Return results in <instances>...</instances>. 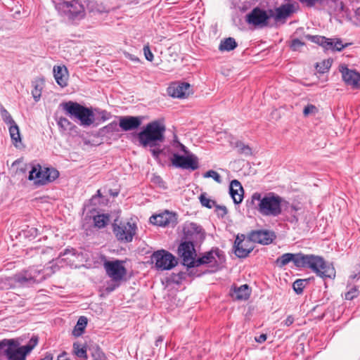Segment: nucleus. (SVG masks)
<instances>
[{"label": "nucleus", "instance_id": "f257e3e1", "mask_svg": "<svg viewBox=\"0 0 360 360\" xmlns=\"http://www.w3.org/2000/svg\"><path fill=\"white\" fill-rule=\"evenodd\" d=\"M292 262L297 267L309 268L318 276L322 278H334L335 269L334 266L320 256L314 255L285 253L278 257L276 264L279 267H283Z\"/></svg>", "mask_w": 360, "mask_h": 360}, {"label": "nucleus", "instance_id": "f03ea898", "mask_svg": "<svg viewBox=\"0 0 360 360\" xmlns=\"http://www.w3.org/2000/svg\"><path fill=\"white\" fill-rule=\"evenodd\" d=\"M283 198L274 193L262 195L255 193L251 197V203L255 205L263 216L277 217L282 212Z\"/></svg>", "mask_w": 360, "mask_h": 360}, {"label": "nucleus", "instance_id": "7ed1b4c3", "mask_svg": "<svg viewBox=\"0 0 360 360\" xmlns=\"http://www.w3.org/2000/svg\"><path fill=\"white\" fill-rule=\"evenodd\" d=\"M165 126L159 121H153L146 124L138 134L139 143L143 147H155L165 141Z\"/></svg>", "mask_w": 360, "mask_h": 360}, {"label": "nucleus", "instance_id": "20e7f679", "mask_svg": "<svg viewBox=\"0 0 360 360\" xmlns=\"http://www.w3.org/2000/svg\"><path fill=\"white\" fill-rule=\"evenodd\" d=\"M1 354L6 360H25L26 356L30 352L28 347H22L18 340L15 339H4L0 341Z\"/></svg>", "mask_w": 360, "mask_h": 360}, {"label": "nucleus", "instance_id": "39448f33", "mask_svg": "<svg viewBox=\"0 0 360 360\" xmlns=\"http://www.w3.org/2000/svg\"><path fill=\"white\" fill-rule=\"evenodd\" d=\"M63 108L70 117L78 119L81 125L89 126L94 122L93 112L77 103L69 101L63 103Z\"/></svg>", "mask_w": 360, "mask_h": 360}, {"label": "nucleus", "instance_id": "423d86ee", "mask_svg": "<svg viewBox=\"0 0 360 360\" xmlns=\"http://www.w3.org/2000/svg\"><path fill=\"white\" fill-rule=\"evenodd\" d=\"M59 176V172L53 167H42L37 165L32 167L29 174L30 180H34L35 184L46 185L55 181Z\"/></svg>", "mask_w": 360, "mask_h": 360}, {"label": "nucleus", "instance_id": "0eeeda50", "mask_svg": "<svg viewBox=\"0 0 360 360\" xmlns=\"http://www.w3.org/2000/svg\"><path fill=\"white\" fill-rule=\"evenodd\" d=\"M136 224L130 221H118L117 219H115L112 224L113 233L120 243L131 242L136 233Z\"/></svg>", "mask_w": 360, "mask_h": 360}, {"label": "nucleus", "instance_id": "6e6552de", "mask_svg": "<svg viewBox=\"0 0 360 360\" xmlns=\"http://www.w3.org/2000/svg\"><path fill=\"white\" fill-rule=\"evenodd\" d=\"M152 260L155 263V267L161 271L172 269L177 264L175 257L164 250L154 252L152 255Z\"/></svg>", "mask_w": 360, "mask_h": 360}, {"label": "nucleus", "instance_id": "1a4fd4ad", "mask_svg": "<svg viewBox=\"0 0 360 360\" xmlns=\"http://www.w3.org/2000/svg\"><path fill=\"white\" fill-rule=\"evenodd\" d=\"M274 15V11L269 10L267 13L259 8H254L246 15V21L248 24L255 27H264L268 25V20Z\"/></svg>", "mask_w": 360, "mask_h": 360}, {"label": "nucleus", "instance_id": "9d476101", "mask_svg": "<svg viewBox=\"0 0 360 360\" xmlns=\"http://www.w3.org/2000/svg\"><path fill=\"white\" fill-rule=\"evenodd\" d=\"M103 266L107 275L113 281H120L127 274V270L123 266V262L120 260L105 261Z\"/></svg>", "mask_w": 360, "mask_h": 360}, {"label": "nucleus", "instance_id": "9b49d317", "mask_svg": "<svg viewBox=\"0 0 360 360\" xmlns=\"http://www.w3.org/2000/svg\"><path fill=\"white\" fill-rule=\"evenodd\" d=\"M178 252L182 258L184 265L194 267L196 252L192 242L181 243L178 248Z\"/></svg>", "mask_w": 360, "mask_h": 360}, {"label": "nucleus", "instance_id": "f8f14e48", "mask_svg": "<svg viewBox=\"0 0 360 360\" xmlns=\"http://www.w3.org/2000/svg\"><path fill=\"white\" fill-rule=\"evenodd\" d=\"M252 243L253 241L249 238V235L247 238L243 234L238 235L234 243L236 255L240 258L248 257L254 249Z\"/></svg>", "mask_w": 360, "mask_h": 360}, {"label": "nucleus", "instance_id": "ddd939ff", "mask_svg": "<svg viewBox=\"0 0 360 360\" xmlns=\"http://www.w3.org/2000/svg\"><path fill=\"white\" fill-rule=\"evenodd\" d=\"M67 10L65 11L68 18L72 22L83 19L86 15L84 6L78 1L74 0L66 3Z\"/></svg>", "mask_w": 360, "mask_h": 360}, {"label": "nucleus", "instance_id": "4468645a", "mask_svg": "<svg viewBox=\"0 0 360 360\" xmlns=\"http://www.w3.org/2000/svg\"><path fill=\"white\" fill-rule=\"evenodd\" d=\"M172 164L182 169H191L192 170L198 168V158L194 155H188L187 156L174 154L172 158Z\"/></svg>", "mask_w": 360, "mask_h": 360}, {"label": "nucleus", "instance_id": "2eb2a0df", "mask_svg": "<svg viewBox=\"0 0 360 360\" xmlns=\"http://www.w3.org/2000/svg\"><path fill=\"white\" fill-rule=\"evenodd\" d=\"M150 222L159 226L174 227L177 223V218L175 214L166 211L150 217Z\"/></svg>", "mask_w": 360, "mask_h": 360}, {"label": "nucleus", "instance_id": "dca6fc26", "mask_svg": "<svg viewBox=\"0 0 360 360\" xmlns=\"http://www.w3.org/2000/svg\"><path fill=\"white\" fill-rule=\"evenodd\" d=\"M344 82L353 88L360 89V74L354 70L349 69L345 65L339 68Z\"/></svg>", "mask_w": 360, "mask_h": 360}, {"label": "nucleus", "instance_id": "f3484780", "mask_svg": "<svg viewBox=\"0 0 360 360\" xmlns=\"http://www.w3.org/2000/svg\"><path fill=\"white\" fill-rule=\"evenodd\" d=\"M249 238L253 243L269 245L276 238V235L274 231L269 230H256L249 233Z\"/></svg>", "mask_w": 360, "mask_h": 360}, {"label": "nucleus", "instance_id": "a211bd4d", "mask_svg": "<svg viewBox=\"0 0 360 360\" xmlns=\"http://www.w3.org/2000/svg\"><path fill=\"white\" fill-rule=\"evenodd\" d=\"M187 237L197 242L205 238V232L202 227L195 223H190L184 228Z\"/></svg>", "mask_w": 360, "mask_h": 360}, {"label": "nucleus", "instance_id": "6ab92c4d", "mask_svg": "<svg viewBox=\"0 0 360 360\" xmlns=\"http://www.w3.org/2000/svg\"><path fill=\"white\" fill-rule=\"evenodd\" d=\"M141 124V120L139 117H122L120 119L119 125L124 131H130L137 129Z\"/></svg>", "mask_w": 360, "mask_h": 360}, {"label": "nucleus", "instance_id": "aec40b11", "mask_svg": "<svg viewBox=\"0 0 360 360\" xmlns=\"http://www.w3.org/2000/svg\"><path fill=\"white\" fill-rule=\"evenodd\" d=\"M53 76L58 83L61 87L64 88L68 84V72L65 66L58 65L53 67Z\"/></svg>", "mask_w": 360, "mask_h": 360}, {"label": "nucleus", "instance_id": "412c9836", "mask_svg": "<svg viewBox=\"0 0 360 360\" xmlns=\"http://www.w3.org/2000/svg\"><path fill=\"white\" fill-rule=\"evenodd\" d=\"M243 188L241 184L236 179L231 181L230 195L236 204H239L243 199Z\"/></svg>", "mask_w": 360, "mask_h": 360}, {"label": "nucleus", "instance_id": "4be33fe9", "mask_svg": "<svg viewBox=\"0 0 360 360\" xmlns=\"http://www.w3.org/2000/svg\"><path fill=\"white\" fill-rule=\"evenodd\" d=\"M250 289L247 284L242 285L239 287H233L231 291V296L233 300H247L250 297Z\"/></svg>", "mask_w": 360, "mask_h": 360}, {"label": "nucleus", "instance_id": "5701e85b", "mask_svg": "<svg viewBox=\"0 0 360 360\" xmlns=\"http://www.w3.org/2000/svg\"><path fill=\"white\" fill-rule=\"evenodd\" d=\"M292 9L290 4L282 5L276 8L271 18H274L276 22H278L281 20H285L290 15Z\"/></svg>", "mask_w": 360, "mask_h": 360}, {"label": "nucleus", "instance_id": "b1692460", "mask_svg": "<svg viewBox=\"0 0 360 360\" xmlns=\"http://www.w3.org/2000/svg\"><path fill=\"white\" fill-rule=\"evenodd\" d=\"M214 255L219 256V252L217 251H210L206 253L201 257L195 259V262L194 264V267L199 266L202 264H208L216 263V259Z\"/></svg>", "mask_w": 360, "mask_h": 360}, {"label": "nucleus", "instance_id": "393cba45", "mask_svg": "<svg viewBox=\"0 0 360 360\" xmlns=\"http://www.w3.org/2000/svg\"><path fill=\"white\" fill-rule=\"evenodd\" d=\"M39 271L34 270L33 272L26 271L24 274L15 275L14 279L16 282L24 283L25 282L37 281V274H39Z\"/></svg>", "mask_w": 360, "mask_h": 360}, {"label": "nucleus", "instance_id": "a878e982", "mask_svg": "<svg viewBox=\"0 0 360 360\" xmlns=\"http://www.w3.org/2000/svg\"><path fill=\"white\" fill-rule=\"evenodd\" d=\"M305 38L321 46L325 49H327L328 46L331 45L330 38H326L323 36L307 34Z\"/></svg>", "mask_w": 360, "mask_h": 360}, {"label": "nucleus", "instance_id": "bb28decb", "mask_svg": "<svg viewBox=\"0 0 360 360\" xmlns=\"http://www.w3.org/2000/svg\"><path fill=\"white\" fill-rule=\"evenodd\" d=\"M238 44L236 40L232 37H228L221 40L219 46L221 51H230L237 47Z\"/></svg>", "mask_w": 360, "mask_h": 360}, {"label": "nucleus", "instance_id": "cd10ccee", "mask_svg": "<svg viewBox=\"0 0 360 360\" xmlns=\"http://www.w3.org/2000/svg\"><path fill=\"white\" fill-rule=\"evenodd\" d=\"M87 325V319L85 316H80L77 321L75 328L72 330V335L75 337H79L82 335Z\"/></svg>", "mask_w": 360, "mask_h": 360}, {"label": "nucleus", "instance_id": "c85d7f7f", "mask_svg": "<svg viewBox=\"0 0 360 360\" xmlns=\"http://www.w3.org/2000/svg\"><path fill=\"white\" fill-rule=\"evenodd\" d=\"M94 226L98 229H103L107 226L110 221V216L108 214H98L93 218Z\"/></svg>", "mask_w": 360, "mask_h": 360}, {"label": "nucleus", "instance_id": "c756f323", "mask_svg": "<svg viewBox=\"0 0 360 360\" xmlns=\"http://www.w3.org/2000/svg\"><path fill=\"white\" fill-rule=\"evenodd\" d=\"M9 133L13 141V143L18 146V143L21 142L20 131L18 125L15 123L9 126Z\"/></svg>", "mask_w": 360, "mask_h": 360}, {"label": "nucleus", "instance_id": "7c9ffc66", "mask_svg": "<svg viewBox=\"0 0 360 360\" xmlns=\"http://www.w3.org/2000/svg\"><path fill=\"white\" fill-rule=\"evenodd\" d=\"M330 42L331 45L328 46L326 50L341 51L350 44L348 43L343 44L342 40L338 38L330 39Z\"/></svg>", "mask_w": 360, "mask_h": 360}, {"label": "nucleus", "instance_id": "2f4dec72", "mask_svg": "<svg viewBox=\"0 0 360 360\" xmlns=\"http://www.w3.org/2000/svg\"><path fill=\"white\" fill-rule=\"evenodd\" d=\"M73 352L75 354L83 359H87L86 347L84 345H82L79 342H75L73 344Z\"/></svg>", "mask_w": 360, "mask_h": 360}, {"label": "nucleus", "instance_id": "473e14b6", "mask_svg": "<svg viewBox=\"0 0 360 360\" xmlns=\"http://www.w3.org/2000/svg\"><path fill=\"white\" fill-rule=\"evenodd\" d=\"M191 87L189 83L183 81H175L169 84L167 90H187Z\"/></svg>", "mask_w": 360, "mask_h": 360}, {"label": "nucleus", "instance_id": "72a5a7b5", "mask_svg": "<svg viewBox=\"0 0 360 360\" xmlns=\"http://www.w3.org/2000/svg\"><path fill=\"white\" fill-rule=\"evenodd\" d=\"M193 91H168V96L173 98L186 99L193 95Z\"/></svg>", "mask_w": 360, "mask_h": 360}, {"label": "nucleus", "instance_id": "f704fd0d", "mask_svg": "<svg viewBox=\"0 0 360 360\" xmlns=\"http://www.w3.org/2000/svg\"><path fill=\"white\" fill-rule=\"evenodd\" d=\"M199 200L202 206L207 207L209 209L212 208L215 206L216 202L213 200H211L207 197L206 193L200 194L199 197Z\"/></svg>", "mask_w": 360, "mask_h": 360}, {"label": "nucleus", "instance_id": "c9c22d12", "mask_svg": "<svg viewBox=\"0 0 360 360\" xmlns=\"http://www.w3.org/2000/svg\"><path fill=\"white\" fill-rule=\"evenodd\" d=\"M0 114L4 122L9 126L15 123L11 114L3 106L0 108Z\"/></svg>", "mask_w": 360, "mask_h": 360}, {"label": "nucleus", "instance_id": "e433bc0d", "mask_svg": "<svg viewBox=\"0 0 360 360\" xmlns=\"http://www.w3.org/2000/svg\"><path fill=\"white\" fill-rule=\"evenodd\" d=\"M46 82L43 77H37L32 82V86L34 90H43L46 88Z\"/></svg>", "mask_w": 360, "mask_h": 360}, {"label": "nucleus", "instance_id": "4c0bfd02", "mask_svg": "<svg viewBox=\"0 0 360 360\" xmlns=\"http://www.w3.org/2000/svg\"><path fill=\"white\" fill-rule=\"evenodd\" d=\"M306 280L297 279L293 283L292 287L297 294H301L305 286Z\"/></svg>", "mask_w": 360, "mask_h": 360}, {"label": "nucleus", "instance_id": "58836bf2", "mask_svg": "<svg viewBox=\"0 0 360 360\" xmlns=\"http://www.w3.org/2000/svg\"><path fill=\"white\" fill-rule=\"evenodd\" d=\"M330 65H331V63L330 62L329 60H324L321 63H317L316 68L319 72L324 73L325 72L328 70Z\"/></svg>", "mask_w": 360, "mask_h": 360}, {"label": "nucleus", "instance_id": "ea45409f", "mask_svg": "<svg viewBox=\"0 0 360 360\" xmlns=\"http://www.w3.org/2000/svg\"><path fill=\"white\" fill-rule=\"evenodd\" d=\"M317 112L318 108L312 104H308L303 110V115L304 117H308L310 115H315Z\"/></svg>", "mask_w": 360, "mask_h": 360}, {"label": "nucleus", "instance_id": "a19ab883", "mask_svg": "<svg viewBox=\"0 0 360 360\" xmlns=\"http://www.w3.org/2000/svg\"><path fill=\"white\" fill-rule=\"evenodd\" d=\"M236 147L238 148L241 153H244L248 155H250L252 153L251 148L248 145H245L242 142L237 143Z\"/></svg>", "mask_w": 360, "mask_h": 360}, {"label": "nucleus", "instance_id": "79ce46f5", "mask_svg": "<svg viewBox=\"0 0 360 360\" xmlns=\"http://www.w3.org/2000/svg\"><path fill=\"white\" fill-rule=\"evenodd\" d=\"M359 295V290L356 287H352L345 293V298L347 300H352Z\"/></svg>", "mask_w": 360, "mask_h": 360}, {"label": "nucleus", "instance_id": "37998d69", "mask_svg": "<svg viewBox=\"0 0 360 360\" xmlns=\"http://www.w3.org/2000/svg\"><path fill=\"white\" fill-rule=\"evenodd\" d=\"M204 177H205V178L211 177L215 181H217V183H220L221 182V176H220V175L217 172H215L214 170H209V171H207L204 174Z\"/></svg>", "mask_w": 360, "mask_h": 360}, {"label": "nucleus", "instance_id": "c03bdc74", "mask_svg": "<svg viewBox=\"0 0 360 360\" xmlns=\"http://www.w3.org/2000/svg\"><path fill=\"white\" fill-rule=\"evenodd\" d=\"M216 212L218 216L224 217L228 212L226 207L224 205H218L215 204Z\"/></svg>", "mask_w": 360, "mask_h": 360}, {"label": "nucleus", "instance_id": "a18cd8bd", "mask_svg": "<svg viewBox=\"0 0 360 360\" xmlns=\"http://www.w3.org/2000/svg\"><path fill=\"white\" fill-rule=\"evenodd\" d=\"M143 50V53H144V56H145L146 60H148V61H152L153 60L154 56L150 49L149 46L148 45L144 46Z\"/></svg>", "mask_w": 360, "mask_h": 360}, {"label": "nucleus", "instance_id": "49530a36", "mask_svg": "<svg viewBox=\"0 0 360 360\" xmlns=\"http://www.w3.org/2000/svg\"><path fill=\"white\" fill-rule=\"evenodd\" d=\"M94 360H105V354L100 349H96L92 354Z\"/></svg>", "mask_w": 360, "mask_h": 360}, {"label": "nucleus", "instance_id": "de8ad7c7", "mask_svg": "<svg viewBox=\"0 0 360 360\" xmlns=\"http://www.w3.org/2000/svg\"><path fill=\"white\" fill-rule=\"evenodd\" d=\"M304 45V43L302 42V41H300V39H295L292 41L291 42V49L293 50V51H297L298 50L300 47L303 46Z\"/></svg>", "mask_w": 360, "mask_h": 360}, {"label": "nucleus", "instance_id": "09e8293b", "mask_svg": "<svg viewBox=\"0 0 360 360\" xmlns=\"http://www.w3.org/2000/svg\"><path fill=\"white\" fill-rule=\"evenodd\" d=\"M38 339L36 337H32L29 343L26 345L21 346L22 347H28L30 349V352L34 349V347L37 345Z\"/></svg>", "mask_w": 360, "mask_h": 360}, {"label": "nucleus", "instance_id": "8fccbe9b", "mask_svg": "<svg viewBox=\"0 0 360 360\" xmlns=\"http://www.w3.org/2000/svg\"><path fill=\"white\" fill-rule=\"evenodd\" d=\"M302 3H305L308 6H313L316 3L322 4L326 0H300Z\"/></svg>", "mask_w": 360, "mask_h": 360}, {"label": "nucleus", "instance_id": "3c124183", "mask_svg": "<svg viewBox=\"0 0 360 360\" xmlns=\"http://www.w3.org/2000/svg\"><path fill=\"white\" fill-rule=\"evenodd\" d=\"M125 56L127 58L129 59L135 63H139L141 62L139 58L133 54L125 53Z\"/></svg>", "mask_w": 360, "mask_h": 360}, {"label": "nucleus", "instance_id": "603ef678", "mask_svg": "<svg viewBox=\"0 0 360 360\" xmlns=\"http://www.w3.org/2000/svg\"><path fill=\"white\" fill-rule=\"evenodd\" d=\"M58 124H60L62 127H66L68 125H70V122L67 118L61 117L58 121Z\"/></svg>", "mask_w": 360, "mask_h": 360}, {"label": "nucleus", "instance_id": "864d4df0", "mask_svg": "<svg viewBox=\"0 0 360 360\" xmlns=\"http://www.w3.org/2000/svg\"><path fill=\"white\" fill-rule=\"evenodd\" d=\"M294 321V317L292 315H290L284 321V325L286 326H290L293 323Z\"/></svg>", "mask_w": 360, "mask_h": 360}, {"label": "nucleus", "instance_id": "5fc2aeb1", "mask_svg": "<svg viewBox=\"0 0 360 360\" xmlns=\"http://www.w3.org/2000/svg\"><path fill=\"white\" fill-rule=\"evenodd\" d=\"M255 341L259 343H262L266 341V334H261L258 337H255Z\"/></svg>", "mask_w": 360, "mask_h": 360}, {"label": "nucleus", "instance_id": "6e6d98bb", "mask_svg": "<svg viewBox=\"0 0 360 360\" xmlns=\"http://www.w3.org/2000/svg\"><path fill=\"white\" fill-rule=\"evenodd\" d=\"M150 152L154 158H158L159 155L161 153L162 150L158 148L150 149Z\"/></svg>", "mask_w": 360, "mask_h": 360}, {"label": "nucleus", "instance_id": "4d7b16f0", "mask_svg": "<svg viewBox=\"0 0 360 360\" xmlns=\"http://www.w3.org/2000/svg\"><path fill=\"white\" fill-rule=\"evenodd\" d=\"M32 96H33L34 98L35 99L36 101H37L41 96L40 91H32Z\"/></svg>", "mask_w": 360, "mask_h": 360}, {"label": "nucleus", "instance_id": "13d9d810", "mask_svg": "<svg viewBox=\"0 0 360 360\" xmlns=\"http://www.w3.org/2000/svg\"><path fill=\"white\" fill-rule=\"evenodd\" d=\"M40 360H53V355L51 353H46L44 358Z\"/></svg>", "mask_w": 360, "mask_h": 360}, {"label": "nucleus", "instance_id": "bf43d9fd", "mask_svg": "<svg viewBox=\"0 0 360 360\" xmlns=\"http://www.w3.org/2000/svg\"><path fill=\"white\" fill-rule=\"evenodd\" d=\"M102 196L103 195H102V193L101 192V190H98L96 194L93 196L92 199L95 198L96 197L101 198Z\"/></svg>", "mask_w": 360, "mask_h": 360}, {"label": "nucleus", "instance_id": "052dcab7", "mask_svg": "<svg viewBox=\"0 0 360 360\" xmlns=\"http://www.w3.org/2000/svg\"><path fill=\"white\" fill-rule=\"evenodd\" d=\"M116 285H113V286H108L106 288V290L110 292H112L115 290Z\"/></svg>", "mask_w": 360, "mask_h": 360}, {"label": "nucleus", "instance_id": "680f3d73", "mask_svg": "<svg viewBox=\"0 0 360 360\" xmlns=\"http://www.w3.org/2000/svg\"><path fill=\"white\" fill-rule=\"evenodd\" d=\"M163 340L161 336L158 337V339L155 341V345L158 346L159 342H162Z\"/></svg>", "mask_w": 360, "mask_h": 360}, {"label": "nucleus", "instance_id": "e2e57ef3", "mask_svg": "<svg viewBox=\"0 0 360 360\" xmlns=\"http://www.w3.org/2000/svg\"><path fill=\"white\" fill-rule=\"evenodd\" d=\"M181 150H182L184 153H186V154H187V153H188V150H186V146H184V145L181 144Z\"/></svg>", "mask_w": 360, "mask_h": 360}, {"label": "nucleus", "instance_id": "0e129e2a", "mask_svg": "<svg viewBox=\"0 0 360 360\" xmlns=\"http://www.w3.org/2000/svg\"><path fill=\"white\" fill-rule=\"evenodd\" d=\"M63 358V356H59L58 357V359H57V360H64Z\"/></svg>", "mask_w": 360, "mask_h": 360}, {"label": "nucleus", "instance_id": "69168bd1", "mask_svg": "<svg viewBox=\"0 0 360 360\" xmlns=\"http://www.w3.org/2000/svg\"><path fill=\"white\" fill-rule=\"evenodd\" d=\"M291 208H292V210H297V209L296 208V207H295V206H294V205L291 206Z\"/></svg>", "mask_w": 360, "mask_h": 360}, {"label": "nucleus", "instance_id": "338daca9", "mask_svg": "<svg viewBox=\"0 0 360 360\" xmlns=\"http://www.w3.org/2000/svg\"><path fill=\"white\" fill-rule=\"evenodd\" d=\"M117 194H118L117 193H112V195L113 196H117Z\"/></svg>", "mask_w": 360, "mask_h": 360}, {"label": "nucleus", "instance_id": "774afa93", "mask_svg": "<svg viewBox=\"0 0 360 360\" xmlns=\"http://www.w3.org/2000/svg\"><path fill=\"white\" fill-rule=\"evenodd\" d=\"M2 349H0V354H1Z\"/></svg>", "mask_w": 360, "mask_h": 360}]
</instances>
